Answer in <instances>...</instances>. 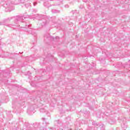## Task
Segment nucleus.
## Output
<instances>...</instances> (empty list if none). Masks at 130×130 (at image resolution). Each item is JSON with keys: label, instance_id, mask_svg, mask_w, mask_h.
<instances>
[{"label": "nucleus", "instance_id": "obj_1", "mask_svg": "<svg viewBox=\"0 0 130 130\" xmlns=\"http://www.w3.org/2000/svg\"><path fill=\"white\" fill-rule=\"evenodd\" d=\"M40 112H45V109H41L40 110Z\"/></svg>", "mask_w": 130, "mask_h": 130}, {"label": "nucleus", "instance_id": "obj_2", "mask_svg": "<svg viewBox=\"0 0 130 130\" xmlns=\"http://www.w3.org/2000/svg\"><path fill=\"white\" fill-rule=\"evenodd\" d=\"M56 39H58L59 38V37H56Z\"/></svg>", "mask_w": 130, "mask_h": 130}, {"label": "nucleus", "instance_id": "obj_3", "mask_svg": "<svg viewBox=\"0 0 130 130\" xmlns=\"http://www.w3.org/2000/svg\"><path fill=\"white\" fill-rule=\"evenodd\" d=\"M36 3L35 4V3H34V6H36Z\"/></svg>", "mask_w": 130, "mask_h": 130}, {"label": "nucleus", "instance_id": "obj_4", "mask_svg": "<svg viewBox=\"0 0 130 130\" xmlns=\"http://www.w3.org/2000/svg\"><path fill=\"white\" fill-rule=\"evenodd\" d=\"M65 7H66V8H68V5H67Z\"/></svg>", "mask_w": 130, "mask_h": 130}, {"label": "nucleus", "instance_id": "obj_5", "mask_svg": "<svg viewBox=\"0 0 130 130\" xmlns=\"http://www.w3.org/2000/svg\"><path fill=\"white\" fill-rule=\"evenodd\" d=\"M21 19H23V17H21Z\"/></svg>", "mask_w": 130, "mask_h": 130}, {"label": "nucleus", "instance_id": "obj_6", "mask_svg": "<svg viewBox=\"0 0 130 130\" xmlns=\"http://www.w3.org/2000/svg\"><path fill=\"white\" fill-rule=\"evenodd\" d=\"M28 27H29V25H28Z\"/></svg>", "mask_w": 130, "mask_h": 130}]
</instances>
